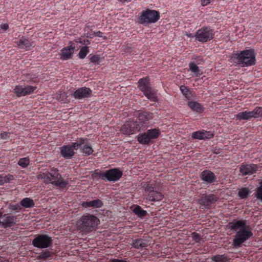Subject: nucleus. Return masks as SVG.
<instances>
[{
  "label": "nucleus",
  "instance_id": "nucleus-1",
  "mask_svg": "<svg viewBox=\"0 0 262 262\" xmlns=\"http://www.w3.org/2000/svg\"><path fill=\"white\" fill-rule=\"evenodd\" d=\"M154 118L152 113L142 112L136 119H129L125 122L120 128V132L124 135H132L140 130H144L148 127L149 121Z\"/></svg>",
  "mask_w": 262,
  "mask_h": 262
},
{
  "label": "nucleus",
  "instance_id": "nucleus-2",
  "mask_svg": "<svg viewBox=\"0 0 262 262\" xmlns=\"http://www.w3.org/2000/svg\"><path fill=\"white\" fill-rule=\"evenodd\" d=\"M227 226H228L229 229L236 232L233 239V244H232L234 248L241 247L243 243L253 236L251 228L246 224L245 220H233L229 223Z\"/></svg>",
  "mask_w": 262,
  "mask_h": 262
},
{
  "label": "nucleus",
  "instance_id": "nucleus-3",
  "mask_svg": "<svg viewBox=\"0 0 262 262\" xmlns=\"http://www.w3.org/2000/svg\"><path fill=\"white\" fill-rule=\"evenodd\" d=\"M39 179L42 180L43 182L52 184L60 189H64L69 184L68 181L63 179L58 170L55 168L50 169V172L40 173Z\"/></svg>",
  "mask_w": 262,
  "mask_h": 262
},
{
  "label": "nucleus",
  "instance_id": "nucleus-4",
  "mask_svg": "<svg viewBox=\"0 0 262 262\" xmlns=\"http://www.w3.org/2000/svg\"><path fill=\"white\" fill-rule=\"evenodd\" d=\"M99 224V219L96 216L86 213L77 221V229L85 234H88L95 231Z\"/></svg>",
  "mask_w": 262,
  "mask_h": 262
},
{
  "label": "nucleus",
  "instance_id": "nucleus-5",
  "mask_svg": "<svg viewBox=\"0 0 262 262\" xmlns=\"http://www.w3.org/2000/svg\"><path fill=\"white\" fill-rule=\"evenodd\" d=\"M232 59L236 64L241 67H248L255 64V54L253 49L242 51L239 53H233Z\"/></svg>",
  "mask_w": 262,
  "mask_h": 262
},
{
  "label": "nucleus",
  "instance_id": "nucleus-6",
  "mask_svg": "<svg viewBox=\"0 0 262 262\" xmlns=\"http://www.w3.org/2000/svg\"><path fill=\"white\" fill-rule=\"evenodd\" d=\"M138 88L143 93L144 96L150 101L155 103L158 101L157 91L151 86L148 77L139 79L138 81Z\"/></svg>",
  "mask_w": 262,
  "mask_h": 262
},
{
  "label": "nucleus",
  "instance_id": "nucleus-7",
  "mask_svg": "<svg viewBox=\"0 0 262 262\" xmlns=\"http://www.w3.org/2000/svg\"><path fill=\"white\" fill-rule=\"evenodd\" d=\"M159 19V12L153 10L147 9L141 12L138 22L144 26L154 24Z\"/></svg>",
  "mask_w": 262,
  "mask_h": 262
},
{
  "label": "nucleus",
  "instance_id": "nucleus-8",
  "mask_svg": "<svg viewBox=\"0 0 262 262\" xmlns=\"http://www.w3.org/2000/svg\"><path fill=\"white\" fill-rule=\"evenodd\" d=\"M97 175L104 181L116 182L122 178V171L119 168H112L101 172H98Z\"/></svg>",
  "mask_w": 262,
  "mask_h": 262
},
{
  "label": "nucleus",
  "instance_id": "nucleus-9",
  "mask_svg": "<svg viewBox=\"0 0 262 262\" xmlns=\"http://www.w3.org/2000/svg\"><path fill=\"white\" fill-rule=\"evenodd\" d=\"M72 145L75 150L80 149V152L84 156H89L93 152L90 141L86 138H79L75 142H72Z\"/></svg>",
  "mask_w": 262,
  "mask_h": 262
},
{
  "label": "nucleus",
  "instance_id": "nucleus-10",
  "mask_svg": "<svg viewBox=\"0 0 262 262\" xmlns=\"http://www.w3.org/2000/svg\"><path fill=\"white\" fill-rule=\"evenodd\" d=\"M214 36V31L211 27H203L199 29L195 34L196 40L201 43H206L212 40Z\"/></svg>",
  "mask_w": 262,
  "mask_h": 262
},
{
  "label": "nucleus",
  "instance_id": "nucleus-11",
  "mask_svg": "<svg viewBox=\"0 0 262 262\" xmlns=\"http://www.w3.org/2000/svg\"><path fill=\"white\" fill-rule=\"evenodd\" d=\"M260 117H262V106H257L251 111H242L236 115V120L239 121L242 120H251L252 119H257Z\"/></svg>",
  "mask_w": 262,
  "mask_h": 262
},
{
  "label": "nucleus",
  "instance_id": "nucleus-12",
  "mask_svg": "<svg viewBox=\"0 0 262 262\" xmlns=\"http://www.w3.org/2000/svg\"><path fill=\"white\" fill-rule=\"evenodd\" d=\"M160 135V130L158 128L148 129L138 136V142L142 145H148L151 140L157 139Z\"/></svg>",
  "mask_w": 262,
  "mask_h": 262
},
{
  "label": "nucleus",
  "instance_id": "nucleus-13",
  "mask_svg": "<svg viewBox=\"0 0 262 262\" xmlns=\"http://www.w3.org/2000/svg\"><path fill=\"white\" fill-rule=\"evenodd\" d=\"M33 246L39 249H47L52 246V237L47 234H37L32 239Z\"/></svg>",
  "mask_w": 262,
  "mask_h": 262
},
{
  "label": "nucleus",
  "instance_id": "nucleus-14",
  "mask_svg": "<svg viewBox=\"0 0 262 262\" xmlns=\"http://www.w3.org/2000/svg\"><path fill=\"white\" fill-rule=\"evenodd\" d=\"M16 47L21 50L30 51L35 46V43L31 39L23 36L18 40L15 41Z\"/></svg>",
  "mask_w": 262,
  "mask_h": 262
},
{
  "label": "nucleus",
  "instance_id": "nucleus-15",
  "mask_svg": "<svg viewBox=\"0 0 262 262\" xmlns=\"http://www.w3.org/2000/svg\"><path fill=\"white\" fill-rule=\"evenodd\" d=\"M144 190L147 194V200H149V201H159L162 200L163 195H162V193L158 191H156L154 190V187L149 184H147L145 186H144Z\"/></svg>",
  "mask_w": 262,
  "mask_h": 262
},
{
  "label": "nucleus",
  "instance_id": "nucleus-16",
  "mask_svg": "<svg viewBox=\"0 0 262 262\" xmlns=\"http://www.w3.org/2000/svg\"><path fill=\"white\" fill-rule=\"evenodd\" d=\"M200 178L206 185L216 182V176L210 170H204L200 174Z\"/></svg>",
  "mask_w": 262,
  "mask_h": 262
},
{
  "label": "nucleus",
  "instance_id": "nucleus-17",
  "mask_svg": "<svg viewBox=\"0 0 262 262\" xmlns=\"http://www.w3.org/2000/svg\"><path fill=\"white\" fill-rule=\"evenodd\" d=\"M75 50V46L73 43H71L69 46L62 48L59 52L60 59L67 60L72 58Z\"/></svg>",
  "mask_w": 262,
  "mask_h": 262
},
{
  "label": "nucleus",
  "instance_id": "nucleus-18",
  "mask_svg": "<svg viewBox=\"0 0 262 262\" xmlns=\"http://www.w3.org/2000/svg\"><path fill=\"white\" fill-rule=\"evenodd\" d=\"M92 95V90L90 88L81 87L75 90L73 97L75 99H82L90 98Z\"/></svg>",
  "mask_w": 262,
  "mask_h": 262
},
{
  "label": "nucleus",
  "instance_id": "nucleus-19",
  "mask_svg": "<svg viewBox=\"0 0 262 262\" xmlns=\"http://www.w3.org/2000/svg\"><path fill=\"white\" fill-rule=\"evenodd\" d=\"M36 89V87L28 85L23 87L22 85L16 86L14 89V93L18 97L30 95Z\"/></svg>",
  "mask_w": 262,
  "mask_h": 262
},
{
  "label": "nucleus",
  "instance_id": "nucleus-20",
  "mask_svg": "<svg viewBox=\"0 0 262 262\" xmlns=\"http://www.w3.org/2000/svg\"><path fill=\"white\" fill-rule=\"evenodd\" d=\"M217 200V198L213 194H203L199 200V203L201 205L207 207L214 203Z\"/></svg>",
  "mask_w": 262,
  "mask_h": 262
},
{
  "label": "nucleus",
  "instance_id": "nucleus-21",
  "mask_svg": "<svg viewBox=\"0 0 262 262\" xmlns=\"http://www.w3.org/2000/svg\"><path fill=\"white\" fill-rule=\"evenodd\" d=\"M74 150L75 149L72 144L62 146L60 147V155L64 159H71L75 155Z\"/></svg>",
  "mask_w": 262,
  "mask_h": 262
},
{
  "label": "nucleus",
  "instance_id": "nucleus-22",
  "mask_svg": "<svg viewBox=\"0 0 262 262\" xmlns=\"http://www.w3.org/2000/svg\"><path fill=\"white\" fill-rule=\"evenodd\" d=\"M213 134L209 131L201 130L192 133L191 137L196 140H209L212 138Z\"/></svg>",
  "mask_w": 262,
  "mask_h": 262
},
{
  "label": "nucleus",
  "instance_id": "nucleus-23",
  "mask_svg": "<svg viewBox=\"0 0 262 262\" xmlns=\"http://www.w3.org/2000/svg\"><path fill=\"white\" fill-rule=\"evenodd\" d=\"M257 170V166L255 164H243L239 167V172L243 176L252 175Z\"/></svg>",
  "mask_w": 262,
  "mask_h": 262
},
{
  "label": "nucleus",
  "instance_id": "nucleus-24",
  "mask_svg": "<svg viewBox=\"0 0 262 262\" xmlns=\"http://www.w3.org/2000/svg\"><path fill=\"white\" fill-rule=\"evenodd\" d=\"M3 222L1 221V224L4 228H10L16 224V217L13 215H4Z\"/></svg>",
  "mask_w": 262,
  "mask_h": 262
},
{
  "label": "nucleus",
  "instance_id": "nucleus-25",
  "mask_svg": "<svg viewBox=\"0 0 262 262\" xmlns=\"http://www.w3.org/2000/svg\"><path fill=\"white\" fill-rule=\"evenodd\" d=\"M84 208L92 207L93 208H99L103 206V202L100 199L93 200L90 201H85L81 203Z\"/></svg>",
  "mask_w": 262,
  "mask_h": 262
},
{
  "label": "nucleus",
  "instance_id": "nucleus-26",
  "mask_svg": "<svg viewBox=\"0 0 262 262\" xmlns=\"http://www.w3.org/2000/svg\"><path fill=\"white\" fill-rule=\"evenodd\" d=\"M133 248L142 250L147 247V242L143 238H137L133 240L131 244Z\"/></svg>",
  "mask_w": 262,
  "mask_h": 262
},
{
  "label": "nucleus",
  "instance_id": "nucleus-27",
  "mask_svg": "<svg viewBox=\"0 0 262 262\" xmlns=\"http://www.w3.org/2000/svg\"><path fill=\"white\" fill-rule=\"evenodd\" d=\"M180 91L182 95H184L187 100H191L193 98L195 97V94L185 85H182L180 86Z\"/></svg>",
  "mask_w": 262,
  "mask_h": 262
},
{
  "label": "nucleus",
  "instance_id": "nucleus-28",
  "mask_svg": "<svg viewBox=\"0 0 262 262\" xmlns=\"http://www.w3.org/2000/svg\"><path fill=\"white\" fill-rule=\"evenodd\" d=\"M187 106L191 109L192 111H195L198 113L203 112V107L201 104L197 101H189L187 102Z\"/></svg>",
  "mask_w": 262,
  "mask_h": 262
},
{
  "label": "nucleus",
  "instance_id": "nucleus-29",
  "mask_svg": "<svg viewBox=\"0 0 262 262\" xmlns=\"http://www.w3.org/2000/svg\"><path fill=\"white\" fill-rule=\"evenodd\" d=\"M211 260L214 262H228L230 258L227 254L215 255L211 257Z\"/></svg>",
  "mask_w": 262,
  "mask_h": 262
},
{
  "label": "nucleus",
  "instance_id": "nucleus-30",
  "mask_svg": "<svg viewBox=\"0 0 262 262\" xmlns=\"http://www.w3.org/2000/svg\"><path fill=\"white\" fill-rule=\"evenodd\" d=\"M19 205L26 208H29L34 206V203L30 198H25L21 200Z\"/></svg>",
  "mask_w": 262,
  "mask_h": 262
},
{
  "label": "nucleus",
  "instance_id": "nucleus-31",
  "mask_svg": "<svg viewBox=\"0 0 262 262\" xmlns=\"http://www.w3.org/2000/svg\"><path fill=\"white\" fill-rule=\"evenodd\" d=\"M133 212L140 218H143L146 215V211L142 209L140 206L135 207V208L133 209Z\"/></svg>",
  "mask_w": 262,
  "mask_h": 262
},
{
  "label": "nucleus",
  "instance_id": "nucleus-32",
  "mask_svg": "<svg viewBox=\"0 0 262 262\" xmlns=\"http://www.w3.org/2000/svg\"><path fill=\"white\" fill-rule=\"evenodd\" d=\"M249 193L250 191L247 188L242 187V188L239 189V192H238V196H239L241 199H245L248 198Z\"/></svg>",
  "mask_w": 262,
  "mask_h": 262
},
{
  "label": "nucleus",
  "instance_id": "nucleus-33",
  "mask_svg": "<svg viewBox=\"0 0 262 262\" xmlns=\"http://www.w3.org/2000/svg\"><path fill=\"white\" fill-rule=\"evenodd\" d=\"M189 68H190V71L194 73L196 76H199L201 74L199 67L194 62H190V63H189Z\"/></svg>",
  "mask_w": 262,
  "mask_h": 262
},
{
  "label": "nucleus",
  "instance_id": "nucleus-34",
  "mask_svg": "<svg viewBox=\"0 0 262 262\" xmlns=\"http://www.w3.org/2000/svg\"><path fill=\"white\" fill-rule=\"evenodd\" d=\"M30 160L28 157H24L19 159L18 161V165L21 167L24 168L29 165Z\"/></svg>",
  "mask_w": 262,
  "mask_h": 262
},
{
  "label": "nucleus",
  "instance_id": "nucleus-35",
  "mask_svg": "<svg viewBox=\"0 0 262 262\" xmlns=\"http://www.w3.org/2000/svg\"><path fill=\"white\" fill-rule=\"evenodd\" d=\"M89 52V47L87 46L82 47L78 53L79 58L81 59L85 58V56Z\"/></svg>",
  "mask_w": 262,
  "mask_h": 262
},
{
  "label": "nucleus",
  "instance_id": "nucleus-36",
  "mask_svg": "<svg viewBox=\"0 0 262 262\" xmlns=\"http://www.w3.org/2000/svg\"><path fill=\"white\" fill-rule=\"evenodd\" d=\"M52 254L49 251H45L41 253H40V255H39L38 257H37V259H46L51 257Z\"/></svg>",
  "mask_w": 262,
  "mask_h": 262
},
{
  "label": "nucleus",
  "instance_id": "nucleus-37",
  "mask_svg": "<svg viewBox=\"0 0 262 262\" xmlns=\"http://www.w3.org/2000/svg\"><path fill=\"white\" fill-rule=\"evenodd\" d=\"M256 198L262 201V180L260 182V186L257 187L256 191Z\"/></svg>",
  "mask_w": 262,
  "mask_h": 262
},
{
  "label": "nucleus",
  "instance_id": "nucleus-38",
  "mask_svg": "<svg viewBox=\"0 0 262 262\" xmlns=\"http://www.w3.org/2000/svg\"><path fill=\"white\" fill-rule=\"evenodd\" d=\"M192 239L196 242L199 243L202 240L201 236L195 232H193L191 234Z\"/></svg>",
  "mask_w": 262,
  "mask_h": 262
},
{
  "label": "nucleus",
  "instance_id": "nucleus-39",
  "mask_svg": "<svg viewBox=\"0 0 262 262\" xmlns=\"http://www.w3.org/2000/svg\"><path fill=\"white\" fill-rule=\"evenodd\" d=\"M21 206L19 205L18 204H10V205H9V209L12 211H19L21 209Z\"/></svg>",
  "mask_w": 262,
  "mask_h": 262
},
{
  "label": "nucleus",
  "instance_id": "nucleus-40",
  "mask_svg": "<svg viewBox=\"0 0 262 262\" xmlns=\"http://www.w3.org/2000/svg\"><path fill=\"white\" fill-rule=\"evenodd\" d=\"M2 180H3L5 183H11L14 180V176L8 174L5 176H3V179H2Z\"/></svg>",
  "mask_w": 262,
  "mask_h": 262
},
{
  "label": "nucleus",
  "instance_id": "nucleus-41",
  "mask_svg": "<svg viewBox=\"0 0 262 262\" xmlns=\"http://www.w3.org/2000/svg\"><path fill=\"white\" fill-rule=\"evenodd\" d=\"M2 180H3L5 183H11L14 180V176L8 174L5 176H3V179H2Z\"/></svg>",
  "mask_w": 262,
  "mask_h": 262
},
{
  "label": "nucleus",
  "instance_id": "nucleus-42",
  "mask_svg": "<svg viewBox=\"0 0 262 262\" xmlns=\"http://www.w3.org/2000/svg\"><path fill=\"white\" fill-rule=\"evenodd\" d=\"M99 56L97 54L94 55L90 57V61H91L92 63L98 64V62H99Z\"/></svg>",
  "mask_w": 262,
  "mask_h": 262
},
{
  "label": "nucleus",
  "instance_id": "nucleus-43",
  "mask_svg": "<svg viewBox=\"0 0 262 262\" xmlns=\"http://www.w3.org/2000/svg\"><path fill=\"white\" fill-rule=\"evenodd\" d=\"M76 42L85 46L90 44V40L88 39H82L81 38L77 39V40H76Z\"/></svg>",
  "mask_w": 262,
  "mask_h": 262
},
{
  "label": "nucleus",
  "instance_id": "nucleus-44",
  "mask_svg": "<svg viewBox=\"0 0 262 262\" xmlns=\"http://www.w3.org/2000/svg\"><path fill=\"white\" fill-rule=\"evenodd\" d=\"M0 136L2 140H6L9 137V133L7 132H3L1 133Z\"/></svg>",
  "mask_w": 262,
  "mask_h": 262
},
{
  "label": "nucleus",
  "instance_id": "nucleus-45",
  "mask_svg": "<svg viewBox=\"0 0 262 262\" xmlns=\"http://www.w3.org/2000/svg\"><path fill=\"white\" fill-rule=\"evenodd\" d=\"M213 0H201L202 6H206Z\"/></svg>",
  "mask_w": 262,
  "mask_h": 262
},
{
  "label": "nucleus",
  "instance_id": "nucleus-46",
  "mask_svg": "<svg viewBox=\"0 0 262 262\" xmlns=\"http://www.w3.org/2000/svg\"><path fill=\"white\" fill-rule=\"evenodd\" d=\"M1 29L3 30L4 31H7V29H9V25L7 23L2 24V25H1Z\"/></svg>",
  "mask_w": 262,
  "mask_h": 262
},
{
  "label": "nucleus",
  "instance_id": "nucleus-47",
  "mask_svg": "<svg viewBox=\"0 0 262 262\" xmlns=\"http://www.w3.org/2000/svg\"><path fill=\"white\" fill-rule=\"evenodd\" d=\"M93 34H94L95 36L97 37H103V33H102L100 31L94 32V33H93Z\"/></svg>",
  "mask_w": 262,
  "mask_h": 262
},
{
  "label": "nucleus",
  "instance_id": "nucleus-48",
  "mask_svg": "<svg viewBox=\"0 0 262 262\" xmlns=\"http://www.w3.org/2000/svg\"><path fill=\"white\" fill-rule=\"evenodd\" d=\"M112 262H128L125 259H113L112 260Z\"/></svg>",
  "mask_w": 262,
  "mask_h": 262
},
{
  "label": "nucleus",
  "instance_id": "nucleus-49",
  "mask_svg": "<svg viewBox=\"0 0 262 262\" xmlns=\"http://www.w3.org/2000/svg\"><path fill=\"white\" fill-rule=\"evenodd\" d=\"M3 175L0 174V186L4 185L5 184L4 181L3 180Z\"/></svg>",
  "mask_w": 262,
  "mask_h": 262
},
{
  "label": "nucleus",
  "instance_id": "nucleus-50",
  "mask_svg": "<svg viewBox=\"0 0 262 262\" xmlns=\"http://www.w3.org/2000/svg\"><path fill=\"white\" fill-rule=\"evenodd\" d=\"M118 1L120 2L126 3V2H129L130 0H118Z\"/></svg>",
  "mask_w": 262,
  "mask_h": 262
},
{
  "label": "nucleus",
  "instance_id": "nucleus-51",
  "mask_svg": "<svg viewBox=\"0 0 262 262\" xmlns=\"http://www.w3.org/2000/svg\"><path fill=\"white\" fill-rule=\"evenodd\" d=\"M2 216V212L0 211V217Z\"/></svg>",
  "mask_w": 262,
  "mask_h": 262
},
{
  "label": "nucleus",
  "instance_id": "nucleus-52",
  "mask_svg": "<svg viewBox=\"0 0 262 262\" xmlns=\"http://www.w3.org/2000/svg\"><path fill=\"white\" fill-rule=\"evenodd\" d=\"M67 262H68V261H67Z\"/></svg>",
  "mask_w": 262,
  "mask_h": 262
}]
</instances>
